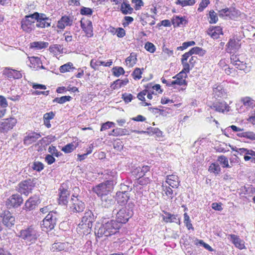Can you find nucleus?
Masks as SVG:
<instances>
[{"label": "nucleus", "mask_w": 255, "mask_h": 255, "mask_svg": "<svg viewBox=\"0 0 255 255\" xmlns=\"http://www.w3.org/2000/svg\"><path fill=\"white\" fill-rule=\"evenodd\" d=\"M163 190L164 191L166 196L170 199H172L174 197V193L173 190L169 186L162 185Z\"/></svg>", "instance_id": "obj_45"}, {"label": "nucleus", "mask_w": 255, "mask_h": 255, "mask_svg": "<svg viewBox=\"0 0 255 255\" xmlns=\"http://www.w3.org/2000/svg\"><path fill=\"white\" fill-rule=\"evenodd\" d=\"M121 10L123 14H128L131 13L133 9L130 7L128 3L124 2L121 4Z\"/></svg>", "instance_id": "obj_34"}, {"label": "nucleus", "mask_w": 255, "mask_h": 255, "mask_svg": "<svg viewBox=\"0 0 255 255\" xmlns=\"http://www.w3.org/2000/svg\"><path fill=\"white\" fill-rule=\"evenodd\" d=\"M195 3V0H177L176 4H180L182 6L192 5Z\"/></svg>", "instance_id": "obj_46"}, {"label": "nucleus", "mask_w": 255, "mask_h": 255, "mask_svg": "<svg viewBox=\"0 0 255 255\" xmlns=\"http://www.w3.org/2000/svg\"><path fill=\"white\" fill-rule=\"evenodd\" d=\"M64 249L63 244L61 243H56L52 245V249L53 251L56 250L57 251H60Z\"/></svg>", "instance_id": "obj_64"}, {"label": "nucleus", "mask_w": 255, "mask_h": 255, "mask_svg": "<svg viewBox=\"0 0 255 255\" xmlns=\"http://www.w3.org/2000/svg\"><path fill=\"white\" fill-rule=\"evenodd\" d=\"M115 126V124L113 122H107L105 124H103L101 128V131H103L106 129H109L110 128L114 127Z\"/></svg>", "instance_id": "obj_62"}, {"label": "nucleus", "mask_w": 255, "mask_h": 255, "mask_svg": "<svg viewBox=\"0 0 255 255\" xmlns=\"http://www.w3.org/2000/svg\"><path fill=\"white\" fill-rule=\"evenodd\" d=\"M189 71L190 69L188 68V70L185 69V67H183L182 70L176 76L173 77V78H178L181 80H185L187 76V73H189Z\"/></svg>", "instance_id": "obj_43"}, {"label": "nucleus", "mask_w": 255, "mask_h": 255, "mask_svg": "<svg viewBox=\"0 0 255 255\" xmlns=\"http://www.w3.org/2000/svg\"><path fill=\"white\" fill-rule=\"evenodd\" d=\"M93 225L90 226L88 224L80 223L77 228L78 232L80 234L88 235L91 233Z\"/></svg>", "instance_id": "obj_24"}, {"label": "nucleus", "mask_w": 255, "mask_h": 255, "mask_svg": "<svg viewBox=\"0 0 255 255\" xmlns=\"http://www.w3.org/2000/svg\"><path fill=\"white\" fill-rule=\"evenodd\" d=\"M72 69H75L73 67V64L71 62H68L61 66L59 68V70L61 73H65L66 72H69Z\"/></svg>", "instance_id": "obj_39"}, {"label": "nucleus", "mask_w": 255, "mask_h": 255, "mask_svg": "<svg viewBox=\"0 0 255 255\" xmlns=\"http://www.w3.org/2000/svg\"><path fill=\"white\" fill-rule=\"evenodd\" d=\"M134 206L133 203L129 201L125 206L121 207L119 211L116 209L114 210L113 213L116 214L117 220L115 221L120 223L121 226L122 224L127 223L129 219L133 216Z\"/></svg>", "instance_id": "obj_3"}, {"label": "nucleus", "mask_w": 255, "mask_h": 255, "mask_svg": "<svg viewBox=\"0 0 255 255\" xmlns=\"http://www.w3.org/2000/svg\"><path fill=\"white\" fill-rule=\"evenodd\" d=\"M142 70H143V68L142 69ZM142 73L141 69L138 68H136L133 71L132 75L134 79H140L141 78Z\"/></svg>", "instance_id": "obj_54"}, {"label": "nucleus", "mask_w": 255, "mask_h": 255, "mask_svg": "<svg viewBox=\"0 0 255 255\" xmlns=\"http://www.w3.org/2000/svg\"><path fill=\"white\" fill-rule=\"evenodd\" d=\"M195 44V42L194 41H190L187 42H185L182 44L181 46L178 47L177 48V50H183L189 46H193Z\"/></svg>", "instance_id": "obj_56"}, {"label": "nucleus", "mask_w": 255, "mask_h": 255, "mask_svg": "<svg viewBox=\"0 0 255 255\" xmlns=\"http://www.w3.org/2000/svg\"><path fill=\"white\" fill-rule=\"evenodd\" d=\"M128 83V80L127 78L124 80L118 79L114 82L113 89H116L120 88L122 86L126 85Z\"/></svg>", "instance_id": "obj_36"}, {"label": "nucleus", "mask_w": 255, "mask_h": 255, "mask_svg": "<svg viewBox=\"0 0 255 255\" xmlns=\"http://www.w3.org/2000/svg\"><path fill=\"white\" fill-rule=\"evenodd\" d=\"M48 152L51 154V155H54L56 157H58L61 155V153L58 151L55 146L53 145H50L48 149Z\"/></svg>", "instance_id": "obj_52"}, {"label": "nucleus", "mask_w": 255, "mask_h": 255, "mask_svg": "<svg viewBox=\"0 0 255 255\" xmlns=\"http://www.w3.org/2000/svg\"><path fill=\"white\" fill-rule=\"evenodd\" d=\"M39 13L35 12L33 14L25 16L21 21V27L23 30L29 32L32 30L31 25L34 23V20L38 17Z\"/></svg>", "instance_id": "obj_6"}, {"label": "nucleus", "mask_w": 255, "mask_h": 255, "mask_svg": "<svg viewBox=\"0 0 255 255\" xmlns=\"http://www.w3.org/2000/svg\"><path fill=\"white\" fill-rule=\"evenodd\" d=\"M184 223L188 230L193 229L190 217L186 213L184 214Z\"/></svg>", "instance_id": "obj_50"}, {"label": "nucleus", "mask_w": 255, "mask_h": 255, "mask_svg": "<svg viewBox=\"0 0 255 255\" xmlns=\"http://www.w3.org/2000/svg\"><path fill=\"white\" fill-rule=\"evenodd\" d=\"M187 21L183 17L176 16L172 19V23L174 26H179L180 25H185Z\"/></svg>", "instance_id": "obj_31"}, {"label": "nucleus", "mask_w": 255, "mask_h": 255, "mask_svg": "<svg viewBox=\"0 0 255 255\" xmlns=\"http://www.w3.org/2000/svg\"><path fill=\"white\" fill-rule=\"evenodd\" d=\"M81 26L88 36L91 37L93 35V26L90 20H86L80 21Z\"/></svg>", "instance_id": "obj_15"}, {"label": "nucleus", "mask_w": 255, "mask_h": 255, "mask_svg": "<svg viewBox=\"0 0 255 255\" xmlns=\"http://www.w3.org/2000/svg\"><path fill=\"white\" fill-rule=\"evenodd\" d=\"M41 137L40 133H32L24 137L23 143L24 145H29L35 142Z\"/></svg>", "instance_id": "obj_20"}, {"label": "nucleus", "mask_w": 255, "mask_h": 255, "mask_svg": "<svg viewBox=\"0 0 255 255\" xmlns=\"http://www.w3.org/2000/svg\"><path fill=\"white\" fill-rule=\"evenodd\" d=\"M218 161L223 165V167L231 168V166L229 164L228 159L224 155H220L218 158Z\"/></svg>", "instance_id": "obj_41"}, {"label": "nucleus", "mask_w": 255, "mask_h": 255, "mask_svg": "<svg viewBox=\"0 0 255 255\" xmlns=\"http://www.w3.org/2000/svg\"><path fill=\"white\" fill-rule=\"evenodd\" d=\"M209 15L210 19L209 23L211 24L216 23L218 20L217 13L213 10H211L209 11Z\"/></svg>", "instance_id": "obj_48"}, {"label": "nucleus", "mask_w": 255, "mask_h": 255, "mask_svg": "<svg viewBox=\"0 0 255 255\" xmlns=\"http://www.w3.org/2000/svg\"><path fill=\"white\" fill-rule=\"evenodd\" d=\"M101 199L102 206L107 208H111L116 203L114 196L112 195L111 193L106 196H103Z\"/></svg>", "instance_id": "obj_14"}, {"label": "nucleus", "mask_w": 255, "mask_h": 255, "mask_svg": "<svg viewBox=\"0 0 255 255\" xmlns=\"http://www.w3.org/2000/svg\"><path fill=\"white\" fill-rule=\"evenodd\" d=\"M137 59L136 55L134 53H131L130 56H128L126 60V62L127 65H129L130 67H133L136 63Z\"/></svg>", "instance_id": "obj_37"}, {"label": "nucleus", "mask_w": 255, "mask_h": 255, "mask_svg": "<svg viewBox=\"0 0 255 255\" xmlns=\"http://www.w3.org/2000/svg\"><path fill=\"white\" fill-rule=\"evenodd\" d=\"M105 62L102 61H95L94 59H92L90 62V66L93 68L94 70H97L98 69V67L101 65H104Z\"/></svg>", "instance_id": "obj_51"}, {"label": "nucleus", "mask_w": 255, "mask_h": 255, "mask_svg": "<svg viewBox=\"0 0 255 255\" xmlns=\"http://www.w3.org/2000/svg\"><path fill=\"white\" fill-rule=\"evenodd\" d=\"M227 107L228 105L224 101H222L214 103L210 106V108L215 110L217 112L223 113Z\"/></svg>", "instance_id": "obj_25"}, {"label": "nucleus", "mask_w": 255, "mask_h": 255, "mask_svg": "<svg viewBox=\"0 0 255 255\" xmlns=\"http://www.w3.org/2000/svg\"><path fill=\"white\" fill-rule=\"evenodd\" d=\"M93 10L91 8L82 6L80 9V13L84 15H91Z\"/></svg>", "instance_id": "obj_55"}, {"label": "nucleus", "mask_w": 255, "mask_h": 255, "mask_svg": "<svg viewBox=\"0 0 255 255\" xmlns=\"http://www.w3.org/2000/svg\"><path fill=\"white\" fill-rule=\"evenodd\" d=\"M121 228V224L111 220L102 224H99L95 228V235L98 238L109 237L116 234Z\"/></svg>", "instance_id": "obj_2"}, {"label": "nucleus", "mask_w": 255, "mask_h": 255, "mask_svg": "<svg viewBox=\"0 0 255 255\" xmlns=\"http://www.w3.org/2000/svg\"><path fill=\"white\" fill-rule=\"evenodd\" d=\"M3 74L9 78L20 79L22 77V74L20 71L9 68H5Z\"/></svg>", "instance_id": "obj_17"}, {"label": "nucleus", "mask_w": 255, "mask_h": 255, "mask_svg": "<svg viewBox=\"0 0 255 255\" xmlns=\"http://www.w3.org/2000/svg\"><path fill=\"white\" fill-rule=\"evenodd\" d=\"M58 214L56 212H50L42 221L41 228L47 230H51L54 229L57 224Z\"/></svg>", "instance_id": "obj_5"}, {"label": "nucleus", "mask_w": 255, "mask_h": 255, "mask_svg": "<svg viewBox=\"0 0 255 255\" xmlns=\"http://www.w3.org/2000/svg\"><path fill=\"white\" fill-rule=\"evenodd\" d=\"M232 11V8H225L219 10V15L221 17H223L225 15L226 16H230V13Z\"/></svg>", "instance_id": "obj_53"}, {"label": "nucleus", "mask_w": 255, "mask_h": 255, "mask_svg": "<svg viewBox=\"0 0 255 255\" xmlns=\"http://www.w3.org/2000/svg\"><path fill=\"white\" fill-rule=\"evenodd\" d=\"M117 202L121 205L127 204L129 199V194L127 190L119 191L117 193Z\"/></svg>", "instance_id": "obj_12"}, {"label": "nucleus", "mask_w": 255, "mask_h": 255, "mask_svg": "<svg viewBox=\"0 0 255 255\" xmlns=\"http://www.w3.org/2000/svg\"><path fill=\"white\" fill-rule=\"evenodd\" d=\"M70 193L67 189H63L59 193V204L60 205H66L68 202V197Z\"/></svg>", "instance_id": "obj_21"}, {"label": "nucleus", "mask_w": 255, "mask_h": 255, "mask_svg": "<svg viewBox=\"0 0 255 255\" xmlns=\"http://www.w3.org/2000/svg\"><path fill=\"white\" fill-rule=\"evenodd\" d=\"M125 73V71L124 69L121 67H115L113 68V74L114 75L118 77L122 74H124Z\"/></svg>", "instance_id": "obj_57"}, {"label": "nucleus", "mask_w": 255, "mask_h": 255, "mask_svg": "<svg viewBox=\"0 0 255 255\" xmlns=\"http://www.w3.org/2000/svg\"><path fill=\"white\" fill-rule=\"evenodd\" d=\"M63 46L60 44H54L49 47V50L50 52L57 54L63 53Z\"/></svg>", "instance_id": "obj_33"}, {"label": "nucleus", "mask_w": 255, "mask_h": 255, "mask_svg": "<svg viewBox=\"0 0 255 255\" xmlns=\"http://www.w3.org/2000/svg\"><path fill=\"white\" fill-rule=\"evenodd\" d=\"M39 235L36 228L31 226L20 232L19 237L26 242H34Z\"/></svg>", "instance_id": "obj_4"}, {"label": "nucleus", "mask_w": 255, "mask_h": 255, "mask_svg": "<svg viewBox=\"0 0 255 255\" xmlns=\"http://www.w3.org/2000/svg\"><path fill=\"white\" fill-rule=\"evenodd\" d=\"M2 218V224L7 228H10L13 227L15 223V217L9 211H5L1 215Z\"/></svg>", "instance_id": "obj_9"}, {"label": "nucleus", "mask_w": 255, "mask_h": 255, "mask_svg": "<svg viewBox=\"0 0 255 255\" xmlns=\"http://www.w3.org/2000/svg\"><path fill=\"white\" fill-rule=\"evenodd\" d=\"M122 98L126 103L131 102L133 98V96L131 94L124 93L122 95Z\"/></svg>", "instance_id": "obj_63"}, {"label": "nucleus", "mask_w": 255, "mask_h": 255, "mask_svg": "<svg viewBox=\"0 0 255 255\" xmlns=\"http://www.w3.org/2000/svg\"><path fill=\"white\" fill-rule=\"evenodd\" d=\"M232 243L234 244L236 248L240 250L243 249L245 248L244 242L242 240L239 236L231 234L229 235Z\"/></svg>", "instance_id": "obj_26"}, {"label": "nucleus", "mask_w": 255, "mask_h": 255, "mask_svg": "<svg viewBox=\"0 0 255 255\" xmlns=\"http://www.w3.org/2000/svg\"><path fill=\"white\" fill-rule=\"evenodd\" d=\"M49 43L44 41H35L30 43V47L36 49H42L47 48Z\"/></svg>", "instance_id": "obj_29"}, {"label": "nucleus", "mask_w": 255, "mask_h": 255, "mask_svg": "<svg viewBox=\"0 0 255 255\" xmlns=\"http://www.w3.org/2000/svg\"><path fill=\"white\" fill-rule=\"evenodd\" d=\"M145 49L150 53H154L155 51V47L154 45L149 42H147L144 46Z\"/></svg>", "instance_id": "obj_58"}, {"label": "nucleus", "mask_w": 255, "mask_h": 255, "mask_svg": "<svg viewBox=\"0 0 255 255\" xmlns=\"http://www.w3.org/2000/svg\"><path fill=\"white\" fill-rule=\"evenodd\" d=\"M165 216L163 217V220L165 222H174L177 223L179 219L177 218V215L171 214L168 212H164Z\"/></svg>", "instance_id": "obj_30"}, {"label": "nucleus", "mask_w": 255, "mask_h": 255, "mask_svg": "<svg viewBox=\"0 0 255 255\" xmlns=\"http://www.w3.org/2000/svg\"><path fill=\"white\" fill-rule=\"evenodd\" d=\"M213 95L216 99L218 98H225L227 93L222 85H215L213 88Z\"/></svg>", "instance_id": "obj_16"}, {"label": "nucleus", "mask_w": 255, "mask_h": 255, "mask_svg": "<svg viewBox=\"0 0 255 255\" xmlns=\"http://www.w3.org/2000/svg\"><path fill=\"white\" fill-rule=\"evenodd\" d=\"M17 120L15 118H10L3 120L0 122V132H7L15 126Z\"/></svg>", "instance_id": "obj_7"}, {"label": "nucleus", "mask_w": 255, "mask_h": 255, "mask_svg": "<svg viewBox=\"0 0 255 255\" xmlns=\"http://www.w3.org/2000/svg\"><path fill=\"white\" fill-rule=\"evenodd\" d=\"M106 174L109 175V177L107 178L108 180L105 182L100 183L92 188L93 191L100 198L110 194L114 185L116 183L115 181L116 172L115 171L107 170Z\"/></svg>", "instance_id": "obj_1"}, {"label": "nucleus", "mask_w": 255, "mask_h": 255, "mask_svg": "<svg viewBox=\"0 0 255 255\" xmlns=\"http://www.w3.org/2000/svg\"><path fill=\"white\" fill-rule=\"evenodd\" d=\"M74 198H71V201L72 202V206H70L71 210L73 212L80 213L83 212L85 208L84 202L80 201L77 197L73 196Z\"/></svg>", "instance_id": "obj_11"}, {"label": "nucleus", "mask_w": 255, "mask_h": 255, "mask_svg": "<svg viewBox=\"0 0 255 255\" xmlns=\"http://www.w3.org/2000/svg\"><path fill=\"white\" fill-rule=\"evenodd\" d=\"M36 27L40 28H46L50 26L51 19L47 17L44 13H39L37 18H36Z\"/></svg>", "instance_id": "obj_10"}, {"label": "nucleus", "mask_w": 255, "mask_h": 255, "mask_svg": "<svg viewBox=\"0 0 255 255\" xmlns=\"http://www.w3.org/2000/svg\"><path fill=\"white\" fill-rule=\"evenodd\" d=\"M192 54L190 52V51L189 50L188 52H186L182 56L181 58V63L183 65V67H185V70L187 69L188 70L189 68V64L187 62L188 58L191 56Z\"/></svg>", "instance_id": "obj_35"}, {"label": "nucleus", "mask_w": 255, "mask_h": 255, "mask_svg": "<svg viewBox=\"0 0 255 255\" xmlns=\"http://www.w3.org/2000/svg\"><path fill=\"white\" fill-rule=\"evenodd\" d=\"M95 221V218L93 213L88 210L84 214V216L82 217L80 223L84 224H88V225H93V223Z\"/></svg>", "instance_id": "obj_23"}, {"label": "nucleus", "mask_w": 255, "mask_h": 255, "mask_svg": "<svg viewBox=\"0 0 255 255\" xmlns=\"http://www.w3.org/2000/svg\"><path fill=\"white\" fill-rule=\"evenodd\" d=\"M175 80L171 81V84L172 86L175 85H186L187 83L185 80H181L180 79H178V78H175Z\"/></svg>", "instance_id": "obj_60"}, {"label": "nucleus", "mask_w": 255, "mask_h": 255, "mask_svg": "<svg viewBox=\"0 0 255 255\" xmlns=\"http://www.w3.org/2000/svg\"><path fill=\"white\" fill-rule=\"evenodd\" d=\"M73 20L69 16H63L58 21L57 27L59 29H64L66 26L71 25Z\"/></svg>", "instance_id": "obj_22"}, {"label": "nucleus", "mask_w": 255, "mask_h": 255, "mask_svg": "<svg viewBox=\"0 0 255 255\" xmlns=\"http://www.w3.org/2000/svg\"><path fill=\"white\" fill-rule=\"evenodd\" d=\"M38 200L33 198H30L25 203V208L29 211L35 208L38 204Z\"/></svg>", "instance_id": "obj_27"}, {"label": "nucleus", "mask_w": 255, "mask_h": 255, "mask_svg": "<svg viewBox=\"0 0 255 255\" xmlns=\"http://www.w3.org/2000/svg\"><path fill=\"white\" fill-rule=\"evenodd\" d=\"M23 199L21 196L18 194L11 196L6 201V206L9 209L17 208L23 203Z\"/></svg>", "instance_id": "obj_8"}, {"label": "nucleus", "mask_w": 255, "mask_h": 255, "mask_svg": "<svg viewBox=\"0 0 255 255\" xmlns=\"http://www.w3.org/2000/svg\"><path fill=\"white\" fill-rule=\"evenodd\" d=\"M150 131L151 132V134H149V135L155 134L157 137L162 136V132L157 128H150Z\"/></svg>", "instance_id": "obj_61"}, {"label": "nucleus", "mask_w": 255, "mask_h": 255, "mask_svg": "<svg viewBox=\"0 0 255 255\" xmlns=\"http://www.w3.org/2000/svg\"><path fill=\"white\" fill-rule=\"evenodd\" d=\"M128 134H129V133L127 129L121 128L114 129L112 130V132L109 133V135L113 136H119Z\"/></svg>", "instance_id": "obj_28"}, {"label": "nucleus", "mask_w": 255, "mask_h": 255, "mask_svg": "<svg viewBox=\"0 0 255 255\" xmlns=\"http://www.w3.org/2000/svg\"><path fill=\"white\" fill-rule=\"evenodd\" d=\"M237 135L240 137H245L252 140H255V133L253 131L243 132L238 133Z\"/></svg>", "instance_id": "obj_32"}, {"label": "nucleus", "mask_w": 255, "mask_h": 255, "mask_svg": "<svg viewBox=\"0 0 255 255\" xmlns=\"http://www.w3.org/2000/svg\"><path fill=\"white\" fill-rule=\"evenodd\" d=\"M165 182L172 188H177L180 185L178 176L173 174L169 175L166 176Z\"/></svg>", "instance_id": "obj_19"}, {"label": "nucleus", "mask_w": 255, "mask_h": 255, "mask_svg": "<svg viewBox=\"0 0 255 255\" xmlns=\"http://www.w3.org/2000/svg\"><path fill=\"white\" fill-rule=\"evenodd\" d=\"M209 3V0H202L201 2L199 4V7H198L197 10L199 12L202 11L204 9V8H205L208 6Z\"/></svg>", "instance_id": "obj_59"}, {"label": "nucleus", "mask_w": 255, "mask_h": 255, "mask_svg": "<svg viewBox=\"0 0 255 255\" xmlns=\"http://www.w3.org/2000/svg\"><path fill=\"white\" fill-rule=\"evenodd\" d=\"M209 171L218 174L221 172V167L218 163H213L209 167Z\"/></svg>", "instance_id": "obj_40"}, {"label": "nucleus", "mask_w": 255, "mask_h": 255, "mask_svg": "<svg viewBox=\"0 0 255 255\" xmlns=\"http://www.w3.org/2000/svg\"><path fill=\"white\" fill-rule=\"evenodd\" d=\"M190 51L192 54H198L200 56H203L205 53V50L199 47H194L191 48Z\"/></svg>", "instance_id": "obj_49"}, {"label": "nucleus", "mask_w": 255, "mask_h": 255, "mask_svg": "<svg viewBox=\"0 0 255 255\" xmlns=\"http://www.w3.org/2000/svg\"><path fill=\"white\" fill-rule=\"evenodd\" d=\"M31 168L38 172L41 171L44 168V165L39 161H34L31 166Z\"/></svg>", "instance_id": "obj_47"}, {"label": "nucleus", "mask_w": 255, "mask_h": 255, "mask_svg": "<svg viewBox=\"0 0 255 255\" xmlns=\"http://www.w3.org/2000/svg\"><path fill=\"white\" fill-rule=\"evenodd\" d=\"M150 169V167L146 165L143 166L142 167H138L136 168V170L137 172V175L138 176L139 179L143 177L146 172H147Z\"/></svg>", "instance_id": "obj_38"}, {"label": "nucleus", "mask_w": 255, "mask_h": 255, "mask_svg": "<svg viewBox=\"0 0 255 255\" xmlns=\"http://www.w3.org/2000/svg\"><path fill=\"white\" fill-rule=\"evenodd\" d=\"M77 145L73 143H68L62 147V150L66 153H70L76 149Z\"/></svg>", "instance_id": "obj_44"}, {"label": "nucleus", "mask_w": 255, "mask_h": 255, "mask_svg": "<svg viewBox=\"0 0 255 255\" xmlns=\"http://www.w3.org/2000/svg\"><path fill=\"white\" fill-rule=\"evenodd\" d=\"M18 186V191L21 194H24L26 196L31 192L32 189L31 182L27 180L20 182Z\"/></svg>", "instance_id": "obj_13"}, {"label": "nucleus", "mask_w": 255, "mask_h": 255, "mask_svg": "<svg viewBox=\"0 0 255 255\" xmlns=\"http://www.w3.org/2000/svg\"><path fill=\"white\" fill-rule=\"evenodd\" d=\"M72 97L69 96H64L60 98H56L53 100V103H57L60 104L65 103L66 102L70 101Z\"/></svg>", "instance_id": "obj_42"}, {"label": "nucleus", "mask_w": 255, "mask_h": 255, "mask_svg": "<svg viewBox=\"0 0 255 255\" xmlns=\"http://www.w3.org/2000/svg\"><path fill=\"white\" fill-rule=\"evenodd\" d=\"M240 41L235 39H230L227 44V51L229 53L236 52L240 48Z\"/></svg>", "instance_id": "obj_18"}]
</instances>
